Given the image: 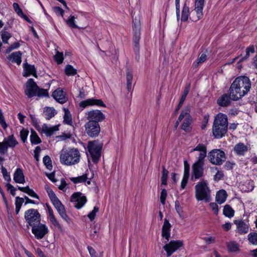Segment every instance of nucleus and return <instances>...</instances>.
<instances>
[{"mask_svg":"<svg viewBox=\"0 0 257 257\" xmlns=\"http://www.w3.org/2000/svg\"><path fill=\"white\" fill-rule=\"evenodd\" d=\"M250 87L251 82L247 77H237L229 88V92L231 99L235 101L239 99L248 92Z\"/></svg>","mask_w":257,"mask_h":257,"instance_id":"obj_1","label":"nucleus"},{"mask_svg":"<svg viewBox=\"0 0 257 257\" xmlns=\"http://www.w3.org/2000/svg\"><path fill=\"white\" fill-rule=\"evenodd\" d=\"M228 126L227 115L223 113H218L215 117L212 132L214 136L217 139L223 137L226 133Z\"/></svg>","mask_w":257,"mask_h":257,"instance_id":"obj_2","label":"nucleus"},{"mask_svg":"<svg viewBox=\"0 0 257 257\" xmlns=\"http://www.w3.org/2000/svg\"><path fill=\"white\" fill-rule=\"evenodd\" d=\"M80 160V153L78 149L70 148L62 150L60 156L61 164L66 166L74 165L78 164Z\"/></svg>","mask_w":257,"mask_h":257,"instance_id":"obj_3","label":"nucleus"},{"mask_svg":"<svg viewBox=\"0 0 257 257\" xmlns=\"http://www.w3.org/2000/svg\"><path fill=\"white\" fill-rule=\"evenodd\" d=\"M87 148L88 152L87 153L88 163H90V158L94 163H97L100 158L102 144L97 140L89 141Z\"/></svg>","mask_w":257,"mask_h":257,"instance_id":"obj_4","label":"nucleus"},{"mask_svg":"<svg viewBox=\"0 0 257 257\" xmlns=\"http://www.w3.org/2000/svg\"><path fill=\"white\" fill-rule=\"evenodd\" d=\"M195 197L198 201L204 200L208 202L211 200L210 190L207 181L202 180L195 186Z\"/></svg>","mask_w":257,"mask_h":257,"instance_id":"obj_5","label":"nucleus"},{"mask_svg":"<svg viewBox=\"0 0 257 257\" xmlns=\"http://www.w3.org/2000/svg\"><path fill=\"white\" fill-rule=\"evenodd\" d=\"M210 162L216 165H220L226 160L225 153L220 149H214L210 151L208 156Z\"/></svg>","mask_w":257,"mask_h":257,"instance_id":"obj_6","label":"nucleus"},{"mask_svg":"<svg viewBox=\"0 0 257 257\" xmlns=\"http://www.w3.org/2000/svg\"><path fill=\"white\" fill-rule=\"evenodd\" d=\"M25 219L31 227L39 224L41 221V215L37 209H30L25 213Z\"/></svg>","mask_w":257,"mask_h":257,"instance_id":"obj_7","label":"nucleus"},{"mask_svg":"<svg viewBox=\"0 0 257 257\" xmlns=\"http://www.w3.org/2000/svg\"><path fill=\"white\" fill-rule=\"evenodd\" d=\"M204 6V0H195V9L191 13L190 19L197 22L203 17V9Z\"/></svg>","mask_w":257,"mask_h":257,"instance_id":"obj_8","label":"nucleus"},{"mask_svg":"<svg viewBox=\"0 0 257 257\" xmlns=\"http://www.w3.org/2000/svg\"><path fill=\"white\" fill-rule=\"evenodd\" d=\"M181 114H183V119H184L181 124V128L186 132H190L191 131L192 122V118L190 114V107H187L183 109Z\"/></svg>","mask_w":257,"mask_h":257,"instance_id":"obj_9","label":"nucleus"},{"mask_svg":"<svg viewBox=\"0 0 257 257\" xmlns=\"http://www.w3.org/2000/svg\"><path fill=\"white\" fill-rule=\"evenodd\" d=\"M18 144L14 135H10L0 142V153L4 154L8 152V148H14Z\"/></svg>","mask_w":257,"mask_h":257,"instance_id":"obj_10","label":"nucleus"},{"mask_svg":"<svg viewBox=\"0 0 257 257\" xmlns=\"http://www.w3.org/2000/svg\"><path fill=\"white\" fill-rule=\"evenodd\" d=\"M71 202L76 209H79L84 206L87 202V198L82 193L77 192L72 195Z\"/></svg>","mask_w":257,"mask_h":257,"instance_id":"obj_11","label":"nucleus"},{"mask_svg":"<svg viewBox=\"0 0 257 257\" xmlns=\"http://www.w3.org/2000/svg\"><path fill=\"white\" fill-rule=\"evenodd\" d=\"M85 132L88 136L91 138L98 136L100 127L99 123L95 122L88 121L85 124Z\"/></svg>","mask_w":257,"mask_h":257,"instance_id":"obj_12","label":"nucleus"},{"mask_svg":"<svg viewBox=\"0 0 257 257\" xmlns=\"http://www.w3.org/2000/svg\"><path fill=\"white\" fill-rule=\"evenodd\" d=\"M32 232L37 239L43 238L49 232L48 227L44 224L40 223L32 226Z\"/></svg>","mask_w":257,"mask_h":257,"instance_id":"obj_13","label":"nucleus"},{"mask_svg":"<svg viewBox=\"0 0 257 257\" xmlns=\"http://www.w3.org/2000/svg\"><path fill=\"white\" fill-rule=\"evenodd\" d=\"M183 245V243L182 241L179 240H171L169 243L165 245L163 248L166 251L167 255L169 256L178 248L182 246Z\"/></svg>","mask_w":257,"mask_h":257,"instance_id":"obj_14","label":"nucleus"},{"mask_svg":"<svg viewBox=\"0 0 257 257\" xmlns=\"http://www.w3.org/2000/svg\"><path fill=\"white\" fill-rule=\"evenodd\" d=\"M86 115V118L88 121L95 122L98 123L105 118L104 115L99 110L88 111Z\"/></svg>","mask_w":257,"mask_h":257,"instance_id":"obj_15","label":"nucleus"},{"mask_svg":"<svg viewBox=\"0 0 257 257\" xmlns=\"http://www.w3.org/2000/svg\"><path fill=\"white\" fill-rule=\"evenodd\" d=\"M204 164L194 163L192 165V173L191 180L195 181L199 179L204 174Z\"/></svg>","mask_w":257,"mask_h":257,"instance_id":"obj_16","label":"nucleus"},{"mask_svg":"<svg viewBox=\"0 0 257 257\" xmlns=\"http://www.w3.org/2000/svg\"><path fill=\"white\" fill-rule=\"evenodd\" d=\"M38 86L32 79H30L26 84V89L25 93L29 98L36 96L37 90H38Z\"/></svg>","mask_w":257,"mask_h":257,"instance_id":"obj_17","label":"nucleus"},{"mask_svg":"<svg viewBox=\"0 0 257 257\" xmlns=\"http://www.w3.org/2000/svg\"><path fill=\"white\" fill-rule=\"evenodd\" d=\"M234 223L236 226V231L239 234H245L249 230V223L247 220H235Z\"/></svg>","mask_w":257,"mask_h":257,"instance_id":"obj_18","label":"nucleus"},{"mask_svg":"<svg viewBox=\"0 0 257 257\" xmlns=\"http://www.w3.org/2000/svg\"><path fill=\"white\" fill-rule=\"evenodd\" d=\"M52 203L62 218L68 222L70 219L66 214L65 207L61 201L58 199L52 202Z\"/></svg>","mask_w":257,"mask_h":257,"instance_id":"obj_19","label":"nucleus"},{"mask_svg":"<svg viewBox=\"0 0 257 257\" xmlns=\"http://www.w3.org/2000/svg\"><path fill=\"white\" fill-rule=\"evenodd\" d=\"M93 105L105 107V104L101 100L94 98H89L86 100L81 101L79 103L80 106L82 108H85L88 106H91Z\"/></svg>","mask_w":257,"mask_h":257,"instance_id":"obj_20","label":"nucleus"},{"mask_svg":"<svg viewBox=\"0 0 257 257\" xmlns=\"http://www.w3.org/2000/svg\"><path fill=\"white\" fill-rule=\"evenodd\" d=\"M52 96L57 101L62 104L66 102L67 100L65 93L60 88L56 89L53 92Z\"/></svg>","mask_w":257,"mask_h":257,"instance_id":"obj_21","label":"nucleus"},{"mask_svg":"<svg viewBox=\"0 0 257 257\" xmlns=\"http://www.w3.org/2000/svg\"><path fill=\"white\" fill-rule=\"evenodd\" d=\"M23 68L24 71L23 74L24 76L27 77L30 75H32L35 77H37L36 69L34 65H30L27 63H25L23 64Z\"/></svg>","mask_w":257,"mask_h":257,"instance_id":"obj_22","label":"nucleus"},{"mask_svg":"<svg viewBox=\"0 0 257 257\" xmlns=\"http://www.w3.org/2000/svg\"><path fill=\"white\" fill-rule=\"evenodd\" d=\"M231 97L227 94H224L217 99V104L222 107H226L230 105Z\"/></svg>","mask_w":257,"mask_h":257,"instance_id":"obj_23","label":"nucleus"},{"mask_svg":"<svg viewBox=\"0 0 257 257\" xmlns=\"http://www.w3.org/2000/svg\"><path fill=\"white\" fill-rule=\"evenodd\" d=\"M14 180L17 183L24 184L25 182L23 171L21 168H17L14 174Z\"/></svg>","mask_w":257,"mask_h":257,"instance_id":"obj_24","label":"nucleus"},{"mask_svg":"<svg viewBox=\"0 0 257 257\" xmlns=\"http://www.w3.org/2000/svg\"><path fill=\"white\" fill-rule=\"evenodd\" d=\"M22 53L21 51H17L10 55L8 59L13 63H16L19 65L22 62Z\"/></svg>","mask_w":257,"mask_h":257,"instance_id":"obj_25","label":"nucleus"},{"mask_svg":"<svg viewBox=\"0 0 257 257\" xmlns=\"http://www.w3.org/2000/svg\"><path fill=\"white\" fill-rule=\"evenodd\" d=\"M248 148L243 143H239L235 145L233 148V151L239 156H243L247 151Z\"/></svg>","mask_w":257,"mask_h":257,"instance_id":"obj_26","label":"nucleus"},{"mask_svg":"<svg viewBox=\"0 0 257 257\" xmlns=\"http://www.w3.org/2000/svg\"><path fill=\"white\" fill-rule=\"evenodd\" d=\"M48 211V216L50 220V221L56 227H57L59 229H61V225L59 224V222L56 219L52 209L51 207L47 205Z\"/></svg>","mask_w":257,"mask_h":257,"instance_id":"obj_27","label":"nucleus"},{"mask_svg":"<svg viewBox=\"0 0 257 257\" xmlns=\"http://www.w3.org/2000/svg\"><path fill=\"white\" fill-rule=\"evenodd\" d=\"M57 111L53 107H45L44 108L43 115L46 119L49 120L54 117Z\"/></svg>","mask_w":257,"mask_h":257,"instance_id":"obj_28","label":"nucleus"},{"mask_svg":"<svg viewBox=\"0 0 257 257\" xmlns=\"http://www.w3.org/2000/svg\"><path fill=\"white\" fill-rule=\"evenodd\" d=\"M227 196L226 192L224 190L222 189L217 192L215 200L218 203L221 204L225 201Z\"/></svg>","mask_w":257,"mask_h":257,"instance_id":"obj_29","label":"nucleus"},{"mask_svg":"<svg viewBox=\"0 0 257 257\" xmlns=\"http://www.w3.org/2000/svg\"><path fill=\"white\" fill-rule=\"evenodd\" d=\"M42 131L47 136H51L53 133L58 130V126L57 125L49 127L47 124H44L42 126Z\"/></svg>","mask_w":257,"mask_h":257,"instance_id":"obj_30","label":"nucleus"},{"mask_svg":"<svg viewBox=\"0 0 257 257\" xmlns=\"http://www.w3.org/2000/svg\"><path fill=\"white\" fill-rule=\"evenodd\" d=\"M18 189L22 192L27 193L31 197L39 199L38 195L34 191V190L32 189H30L29 186H27L25 187H22L18 186Z\"/></svg>","mask_w":257,"mask_h":257,"instance_id":"obj_31","label":"nucleus"},{"mask_svg":"<svg viewBox=\"0 0 257 257\" xmlns=\"http://www.w3.org/2000/svg\"><path fill=\"white\" fill-rule=\"evenodd\" d=\"M226 246L227 249L230 252H235L239 249V245L234 241L227 242Z\"/></svg>","mask_w":257,"mask_h":257,"instance_id":"obj_32","label":"nucleus"},{"mask_svg":"<svg viewBox=\"0 0 257 257\" xmlns=\"http://www.w3.org/2000/svg\"><path fill=\"white\" fill-rule=\"evenodd\" d=\"M140 39V32H136L133 37V42L134 46V50L136 52L139 51V41Z\"/></svg>","mask_w":257,"mask_h":257,"instance_id":"obj_33","label":"nucleus"},{"mask_svg":"<svg viewBox=\"0 0 257 257\" xmlns=\"http://www.w3.org/2000/svg\"><path fill=\"white\" fill-rule=\"evenodd\" d=\"M189 15V8L187 6L186 4H185L183 6L182 14H181V21L186 22L188 20V17Z\"/></svg>","mask_w":257,"mask_h":257,"instance_id":"obj_34","label":"nucleus"},{"mask_svg":"<svg viewBox=\"0 0 257 257\" xmlns=\"http://www.w3.org/2000/svg\"><path fill=\"white\" fill-rule=\"evenodd\" d=\"M88 179L87 174H84L82 176L77 177H71L70 180L74 184L85 182Z\"/></svg>","mask_w":257,"mask_h":257,"instance_id":"obj_35","label":"nucleus"},{"mask_svg":"<svg viewBox=\"0 0 257 257\" xmlns=\"http://www.w3.org/2000/svg\"><path fill=\"white\" fill-rule=\"evenodd\" d=\"M133 79V75L132 73L129 71L127 70L126 72V85L127 89L128 91H131L132 89V81Z\"/></svg>","mask_w":257,"mask_h":257,"instance_id":"obj_36","label":"nucleus"},{"mask_svg":"<svg viewBox=\"0 0 257 257\" xmlns=\"http://www.w3.org/2000/svg\"><path fill=\"white\" fill-rule=\"evenodd\" d=\"M189 89H190V86L189 85L188 86L186 87L184 90V92H183V93L181 96V99L180 100V102H179V103L176 109V112H177V111L180 108V107L182 106V104H183L185 99H186V97L187 95V94H188L189 93Z\"/></svg>","mask_w":257,"mask_h":257,"instance_id":"obj_37","label":"nucleus"},{"mask_svg":"<svg viewBox=\"0 0 257 257\" xmlns=\"http://www.w3.org/2000/svg\"><path fill=\"white\" fill-rule=\"evenodd\" d=\"M234 211L229 205H225L224 206L223 214L226 217L231 218L234 215Z\"/></svg>","mask_w":257,"mask_h":257,"instance_id":"obj_38","label":"nucleus"},{"mask_svg":"<svg viewBox=\"0 0 257 257\" xmlns=\"http://www.w3.org/2000/svg\"><path fill=\"white\" fill-rule=\"evenodd\" d=\"M64 122L67 124L72 125L71 114L68 109H64Z\"/></svg>","mask_w":257,"mask_h":257,"instance_id":"obj_39","label":"nucleus"},{"mask_svg":"<svg viewBox=\"0 0 257 257\" xmlns=\"http://www.w3.org/2000/svg\"><path fill=\"white\" fill-rule=\"evenodd\" d=\"M45 189L46 190L52 203L59 199L53 191L47 185L45 186Z\"/></svg>","mask_w":257,"mask_h":257,"instance_id":"obj_40","label":"nucleus"},{"mask_svg":"<svg viewBox=\"0 0 257 257\" xmlns=\"http://www.w3.org/2000/svg\"><path fill=\"white\" fill-rule=\"evenodd\" d=\"M207 59V55L205 53H202L200 56L194 62L192 66L194 68H196L199 65L204 62Z\"/></svg>","mask_w":257,"mask_h":257,"instance_id":"obj_41","label":"nucleus"},{"mask_svg":"<svg viewBox=\"0 0 257 257\" xmlns=\"http://www.w3.org/2000/svg\"><path fill=\"white\" fill-rule=\"evenodd\" d=\"M30 141L32 144H38L41 142L40 138L34 130L31 131Z\"/></svg>","mask_w":257,"mask_h":257,"instance_id":"obj_42","label":"nucleus"},{"mask_svg":"<svg viewBox=\"0 0 257 257\" xmlns=\"http://www.w3.org/2000/svg\"><path fill=\"white\" fill-rule=\"evenodd\" d=\"M65 72L68 76H74L77 73V70L71 65H67L65 67Z\"/></svg>","mask_w":257,"mask_h":257,"instance_id":"obj_43","label":"nucleus"},{"mask_svg":"<svg viewBox=\"0 0 257 257\" xmlns=\"http://www.w3.org/2000/svg\"><path fill=\"white\" fill-rule=\"evenodd\" d=\"M13 8L16 13L20 17L24 18L25 20L28 21V17L24 14L22 9L20 8L19 5L17 3L13 4Z\"/></svg>","mask_w":257,"mask_h":257,"instance_id":"obj_44","label":"nucleus"},{"mask_svg":"<svg viewBox=\"0 0 257 257\" xmlns=\"http://www.w3.org/2000/svg\"><path fill=\"white\" fill-rule=\"evenodd\" d=\"M43 162L46 168L49 170L52 169V161L50 157L46 155L43 157Z\"/></svg>","mask_w":257,"mask_h":257,"instance_id":"obj_45","label":"nucleus"},{"mask_svg":"<svg viewBox=\"0 0 257 257\" xmlns=\"http://www.w3.org/2000/svg\"><path fill=\"white\" fill-rule=\"evenodd\" d=\"M184 171L183 179L188 180L189 177L190 165L186 160L184 161Z\"/></svg>","mask_w":257,"mask_h":257,"instance_id":"obj_46","label":"nucleus"},{"mask_svg":"<svg viewBox=\"0 0 257 257\" xmlns=\"http://www.w3.org/2000/svg\"><path fill=\"white\" fill-rule=\"evenodd\" d=\"M255 52L254 47L253 45H250L249 47H248L245 50V56L242 58L241 60H240V61H242L243 60L247 59L249 56L250 53H254Z\"/></svg>","mask_w":257,"mask_h":257,"instance_id":"obj_47","label":"nucleus"},{"mask_svg":"<svg viewBox=\"0 0 257 257\" xmlns=\"http://www.w3.org/2000/svg\"><path fill=\"white\" fill-rule=\"evenodd\" d=\"M168 174V171L166 170L164 167H163L162 170V175L161 177V182L162 184L165 185L167 184Z\"/></svg>","mask_w":257,"mask_h":257,"instance_id":"obj_48","label":"nucleus"},{"mask_svg":"<svg viewBox=\"0 0 257 257\" xmlns=\"http://www.w3.org/2000/svg\"><path fill=\"white\" fill-rule=\"evenodd\" d=\"M87 249L91 257H103V252H100L98 254L94 249L91 246H88Z\"/></svg>","mask_w":257,"mask_h":257,"instance_id":"obj_49","label":"nucleus"},{"mask_svg":"<svg viewBox=\"0 0 257 257\" xmlns=\"http://www.w3.org/2000/svg\"><path fill=\"white\" fill-rule=\"evenodd\" d=\"M248 239L250 243L252 244H257V233H250L248 235Z\"/></svg>","mask_w":257,"mask_h":257,"instance_id":"obj_50","label":"nucleus"},{"mask_svg":"<svg viewBox=\"0 0 257 257\" xmlns=\"http://www.w3.org/2000/svg\"><path fill=\"white\" fill-rule=\"evenodd\" d=\"M54 59L57 62V64H61L64 60L63 53L57 51L55 55L54 56Z\"/></svg>","mask_w":257,"mask_h":257,"instance_id":"obj_51","label":"nucleus"},{"mask_svg":"<svg viewBox=\"0 0 257 257\" xmlns=\"http://www.w3.org/2000/svg\"><path fill=\"white\" fill-rule=\"evenodd\" d=\"M207 151L200 152L199 154L197 160L195 162L204 164V159L206 156Z\"/></svg>","mask_w":257,"mask_h":257,"instance_id":"obj_52","label":"nucleus"},{"mask_svg":"<svg viewBox=\"0 0 257 257\" xmlns=\"http://www.w3.org/2000/svg\"><path fill=\"white\" fill-rule=\"evenodd\" d=\"M36 95L39 97H48V92L47 89H40L38 87V90H37Z\"/></svg>","mask_w":257,"mask_h":257,"instance_id":"obj_53","label":"nucleus"},{"mask_svg":"<svg viewBox=\"0 0 257 257\" xmlns=\"http://www.w3.org/2000/svg\"><path fill=\"white\" fill-rule=\"evenodd\" d=\"M1 36L3 42L4 43H8V40L12 37V35L10 33L7 31H4L2 32Z\"/></svg>","mask_w":257,"mask_h":257,"instance_id":"obj_54","label":"nucleus"},{"mask_svg":"<svg viewBox=\"0 0 257 257\" xmlns=\"http://www.w3.org/2000/svg\"><path fill=\"white\" fill-rule=\"evenodd\" d=\"M75 18L74 16H71L66 21L67 24L72 28H77V26L74 23Z\"/></svg>","mask_w":257,"mask_h":257,"instance_id":"obj_55","label":"nucleus"},{"mask_svg":"<svg viewBox=\"0 0 257 257\" xmlns=\"http://www.w3.org/2000/svg\"><path fill=\"white\" fill-rule=\"evenodd\" d=\"M98 210L99 208L98 207L95 206L93 208V210L88 214V217L90 219L91 221H92L94 219L96 216V213L98 212Z\"/></svg>","mask_w":257,"mask_h":257,"instance_id":"obj_56","label":"nucleus"},{"mask_svg":"<svg viewBox=\"0 0 257 257\" xmlns=\"http://www.w3.org/2000/svg\"><path fill=\"white\" fill-rule=\"evenodd\" d=\"M28 134H29V131L26 130H25V129H23L20 132V137H21L22 141L24 143L26 142L27 139V137L28 136Z\"/></svg>","mask_w":257,"mask_h":257,"instance_id":"obj_57","label":"nucleus"},{"mask_svg":"<svg viewBox=\"0 0 257 257\" xmlns=\"http://www.w3.org/2000/svg\"><path fill=\"white\" fill-rule=\"evenodd\" d=\"M0 124H1L2 127L4 130L6 129L8 127V125L5 121L4 116L3 112H2V110L1 108H0Z\"/></svg>","mask_w":257,"mask_h":257,"instance_id":"obj_58","label":"nucleus"},{"mask_svg":"<svg viewBox=\"0 0 257 257\" xmlns=\"http://www.w3.org/2000/svg\"><path fill=\"white\" fill-rule=\"evenodd\" d=\"M207 149L206 147L202 144H198L195 148H194L192 150V151H199L200 152L206 151Z\"/></svg>","mask_w":257,"mask_h":257,"instance_id":"obj_59","label":"nucleus"},{"mask_svg":"<svg viewBox=\"0 0 257 257\" xmlns=\"http://www.w3.org/2000/svg\"><path fill=\"white\" fill-rule=\"evenodd\" d=\"M167 195V191L166 189H163L162 190L160 196V201L162 204H165L166 198Z\"/></svg>","mask_w":257,"mask_h":257,"instance_id":"obj_60","label":"nucleus"},{"mask_svg":"<svg viewBox=\"0 0 257 257\" xmlns=\"http://www.w3.org/2000/svg\"><path fill=\"white\" fill-rule=\"evenodd\" d=\"M171 225L169 221L165 219L164 220V224L162 227V231H170Z\"/></svg>","mask_w":257,"mask_h":257,"instance_id":"obj_61","label":"nucleus"},{"mask_svg":"<svg viewBox=\"0 0 257 257\" xmlns=\"http://www.w3.org/2000/svg\"><path fill=\"white\" fill-rule=\"evenodd\" d=\"M224 176V174L222 171H217L216 174L214 176V180L215 181H218L222 179Z\"/></svg>","mask_w":257,"mask_h":257,"instance_id":"obj_62","label":"nucleus"},{"mask_svg":"<svg viewBox=\"0 0 257 257\" xmlns=\"http://www.w3.org/2000/svg\"><path fill=\"white\" fill-rule=\"evenodd\" d=\"M6 187L7 188L8 190L10 191L11 194L12 196H15L16 195V188L10 183L7 184Z\"/></svg>","mask_w":257,"mask_h":257,"instance_id":"obj_63","label":"nucleus"},{"mask_svg":"<svg viewBox=\"0 0 257 257\" xmlns=\"http://www.w3.org/2000/svg\"><path fill=\"white\" fill-rule=\"evenodd\" d=\"M53 11L57 15H60L62 17H63V15L64 13V10L59 7H53Z\"/></svg>","mask_w":257,"mask_h":257,"instance_id":"obj_64","label":"nucleus"}]
</instances>
